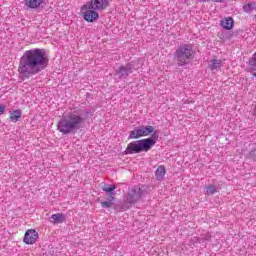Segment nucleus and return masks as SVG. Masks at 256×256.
Listing matches in <instances>:
<instances>
[{
    "label": "nucleus",
    "mask_w": 256,
    "mask_h": 256,
    "mask_svg": "<svg viewBox=\"0 0 256 256\" xmlns=\"http://www.w3.org/2000/svg\"><path fill=\"white\" fill-rule=\"evenodd\" d=\"M49 67V57L45 49L33 48L27 50L20 57L18 73L23 81L39 75Z\"/></svg>",
    "instance_id": "f257e3e1"
},
{
    "label": "nucleus",
    "mask_w": 256,
    "mask_h": 256,
    "mask_svg": "<svg viewBox=\"0 0 256 256\" xmlns=\"http://www.w3.org/2000/svg\"><path fill=\"white\" fill-rule=\"evenodd\" d=\"M89 115H93V110L86 109L84 114L76 110L69 112L58 121L57 130L62 135H75L77 131L83 129V125L89 119Z\"/></svg>",
    "instance_id": "f03ea898"
},
{
    "label": "nucleus",
    "mask_w": 256,
    "mask_h": 256,
    "mask_svg": "<svg viewBox=\"0 0 256 256\" xmlns=\"http://www.w3.org/2000/svg\"><path fill=\"white\" fill-rule=\"evenodd\" d=\"M159 139V134L154 132L149 138L130 142L124 151V155H135L151 151Z\"/></svg>",
    "instance_id": "7ed1b4c3"
},
{
    "label": "nucleus",
    "mask_w": 256,
    "mask_h": 256,
    "mask_svg": "<svg viewBox=\"0 0 256 256\" xmlns=\"http://www.w3.org/2000/svg\"><path fill=\"white\" fill-rule=\"evenodd\" d=\"M174 59L178 67H187L193 63L195 54L191 44H181L174 52Z\"/></svg>",
    "instance_id": "20e7f679"
},
{
    "label": "nucleus",
    "mask_w": 256,
    "mask_h": 256,
    "mask_svg": "<svg viewBox=\"0 0 256 256\" xmlns=\"http://www.w3.org/2000/svg\"><path fill=\"white\" fill-rule=\"evenodd\" d=\"M143 195H145V190H143L141 186H134L129 188L127 194L124 197V205L119 206L118 209H131L135 203L141 201V197H143Z\"/></svg>",
    "instance_id": "39448f33"
},
{
    "label": "nucleus",
    "mask_w": 256,
    "mask_h": 256,
    "mask_svg": "<svg viewBox=\"0 0 256 256\" xmlns=\"http://www.w3.org/2000/svg\"><path fill=\"white\" fill-rule=\"evenodd\" d=\"M137 69H139V64H137L135 61H132L117 68L114 72V75L117 77V79H127L129 75H131L133 71H137Z\"/></svg>",
    "instance_id": "423d86ee"
},
{
    "label": "nucleus",
    "mask_w": 256,
    "mask_h": 256,
    "mask_svg": "<svg viewBox=\"0 0 256 256\" xmlns=\"http://www.w3.org/2000/svg\"><path fill=\"white\" fill-rule=\"evenodd\" d=\"M157 133L155 128L151 125H140L130 131L128 139H141V137H149V135Z\"/></svg>",
    "instance_id": "0eeeda50"
},
{
    "label": "nucleus",
    "mask_w": 256,
    "mask_h": 256,
    "mask_svg": "<svg viewBox=\"0 0 256 256\" xmlns=\"http://www.w3.org/2000/svg\"><path fill=\"white\" fill-rule=\"evenodd\" d=\"M81 13L84 21H87V23H95V21L99 19V13L97 10L91 8V5L88 3L81 7Z\"/></svg>",
    "instance_id": "6e6552de"
},
{
    "label": "nucleus",
    "mask_w": 256,
    "mask_h": 256,
    "mask_svg": "<svg viewBox=\"0 0 256 256\" xmlns=\"http://www.w3.org/2000/svg\"><path fill=\"white\" fill-rule=\"evenodd\" d=\"M37 239H39V233L35 229H29L25 232L23 242L26 245H34L37 243Z\"/></svg>",
    "instance_id": "1a4fd4ad"
},
{
    "label": "nucleus",
    "mask_w": 256,
    "mask_h": 256,
    "mask_svg": "<svg viewBox=\"0 0 256 256\" xmlns=\"http://www.w3.org/2000/svg\"><path fill=\"white\" fill-rule=\"evenodd\" d=\"M88 4L90 5V9L105 11L109 7V0H90Z\"/></svg>",
    "instance_id": "9d476101"
},
{
    "label": "nucleus",
    "mask_w": 256,
    "mask_h": 256,
    "mask_svg": "<svg viewBox=\"0 0 256 256\" xmlns=\"http://www.w3.org/2000/svg\"><path fill=\"white\" fill-rule=\"evenodd\" d=\"M64 221L65 215L63 213L53 214L50 217V223H53L54 225H59V223H64Z\"/></svg>",
    "instance_id": "9b49d317"
},
{
    "label": "nucleus",
    "mask_w": 256,
    "mask_h": 256,
    "mask_svg": "<svg viewBox=\"0 0 256 256\" xmlns=\"http://www.w3.org/2000/svg\"><path fill=\"white\" fill-rule=\"evenodd\" d=\"M220 25L223 29H226V31H231V28L235 25V21L231 17H228L222 20Z\"/></svg>",
    "instance_id": "f8f14e48"
},
{
    "label": "nucleus",
    "mask_w": 256,
    "mask_h": 256,
    "mask_svg": "<svg viewBox=\"0 0 256 256\" xmlns=\"http://www.w3.org/2000/svg\"><path fill=\"white\" fill-rule=\"evenodd\" d=\"M45 0H26V6L29 7V9H37L43 5Z\"/></svg>",
    "instance_id": "ddd939ff"
},
{
    "label": "nucleus",
    "mask_w": 256,
    "mask_h": 256,
    "mask_svg": "<svg viewBox=\"0 0 256 256\" xmlns=\"http://www.w3.org/2000/svg\"><path fill=\"white\" fill-rule=\"evenodd\" d=\"M165 173H167V170L163 165H160L155 172V177L157 181H163V178L165 177Z\"/></svg>",
    "instance_id": "4468645a"
},
{
    "label": "nucleus",
    "mask_w": 256,
    "mask_h": 256,
    "mask_svg": "<svg viewBox=\"0 0 256 256\" xmlns=\"http://www.w3.org/2000/svg\"><path fill=\"white\" fill-rule=\"evenodd\" d=\"M221 60L213 59L210 61L209 69L211 71H216L217 69H221Z\"/></svg>",
    "instance_id": "2eb2a0df"
},
{
    "label": "nucleus",
    "mask_w": 256,
    "mask_h": 256,
    "mask_svg": "<svg viewBox=\"0 0 256 256\" xmlns=\"http://www.w3.org/2000/svg\"><path fill=\"white\" fill-rule=\"evenodd\" d=\"M21 115H22L21 109H17L10 114L9 119L11 121H14V123H17V121L21 119Z\"/></svg>",
    "instance_id": "dca6fc26"
},
{
    "label": "nucleus",
    "mask_w": 256,
    "mask_h": 256,
    "mask_svg": "<svg viewBox=\"0 0 256 256\" xmlns=\"http://www.w3.org/2000/svg\"><path fill=\"white\" fill-rule=\"evenodd\" d=\"M115 189H117V186L116 185H111V184H104L103 187H102V191H104L107 194L115 193Z\"/></svg>",
    "instance_id": "f3484780"
},
{
    "label": "nucleus",
    "mask_w": 256,
    "mask_h": 256,
    "mask_svg": "<svg viewBox=\"0 0 256 256\" xmlns=\"http://www.w3.org/2000/svg\"><path fill=\"white\" fill-rule=\"evenodd\" d=\"M217 193V187L214 185H208L205 187V195H215Z\"/></svg>",
    "instance_id": "a211bd4d"
},
{
    "label": "nucleus",
    "mask_w": 256,
    "mask_h": 256,
    "mask_svg": "<svg viewBox=\"0 0 256 256\" xmlns=\"http://www.w3.org/2000/svg\"><path fill=\"white\" fill-rule=\"evenodd\" d=\"M256 4L255 3H248L243 6L244 13H253V9H255Z\"/></svg>",
    "instance_id": "6ab92c4d"
},
{
    "label": "nucleus",
    "mask_w": 256,
    "mask_h": 256,
    "mask_svg": "<svg viewBox=\"0 0 256 256\" xmlns=\"http://www.w3.org/2000/svg\"><path fill=\"white\" fill-rule=\"evenodd\" d=\"M197 241L198 243H206V241H211V235L209 233L202 235L201 237L197 238Z\"/></svg>",
    "instance_id": "aec40b11"
},
{
    "label": "nucleus",
    "mask_w": 256,
    "mask_h": 256,
    "mask_svg": "<svg viewBox=\"0 0 256 256\" xmlns=\"http://www.w3.org/2000/svg\"><path fill=\"white\" fill-rule=\"evenodd\" d=\"M101 206L104 209H109V208L113 207V202H109V200H107V201L101 202Z\"/></svg>",
    "instance_id": "412c9836"
},
{
    "label": "nucleus",
    "mask_w": 256,
    "mask_h": 256,
    "mask_svg": "<svg viewBox=\"0 0 256 256\" xmlns=\"http://www.w3.org/2000/svg\"><path fill=\"white\" fill-rule=\"evenodd\" d=\"M115 195H117V192H113V193L108 194L107 201L110 202V203H113V201H115Z\"/></svg>",
    "instance_id": "4be33fe9"
},
{
    "label": "nucleus",
    "mask_w": 256,
    "mask_h": 256,
    "mask_svg": "<svg viewBox=\"0 0 256 256\" xmlns=\"http://www.w3.org/2000/svg\"><path fill=\"white\" fill-rule=\"evenodd\" d=\"M5 113V106H0V115H3Z\"/></svg>",
    "instance_id": "5701e85b"
},
{
    "label": "nucleus",
    "mask_w": 256,
    "mask_h": 256,
    "mask_svg": "<svg viewBox=\"0 0 256 256\" xmlns=\"http://www.w3.org/2000/svg\"><path fill=\"white\" fill-rule=\"evenodd\" d=\"M214 3H223V0H212Z\"/></svg>",
    "instance_id": "b1692460"
},
{
    "label": "nucleus",
    "mask_w": 256,
    "mask_h": 256,
    "mask_svg": "<svg viewBox=\"0 0 256 256\" xmlns=\"http://www.w3.org/2000/svg\"><path fill=\"white\" fill-rule=\"evenodd\" d=\"M250 155H256V150H252V151L250 152Z\"/></svg>",
    "instance_id": "393cba45"
},
{
    "label": "nucleus",
    "mask_w": 256,
    "mask_h": 256,
    "mask_svg": "<svg viewBox=\"0 0 256 256\" xmlns=\"http://www.w3.org/2000/svg\"><path fill=\"white\" fill-rule=\"evenodd\" d=\"M254 115L256 116V105L254 107Z\"/></svg>",
    "instance_id": "a878e982"
}]
</instances>
